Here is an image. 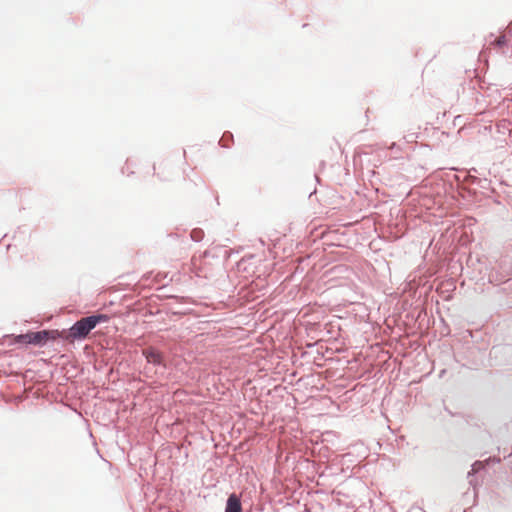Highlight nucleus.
Returning <instances> with one entry per match:
<instances>
[{"label":"nucleus","instance_id":"7ed1b4c3","mask_svg":"<svg viewBox=\"0 0 512 512\" xmlns=\"http://www.w3.org/2000/svg\"><path fill=\"white\" fill-rule=\"evenodd\" d=\"M225 512H242L241 502L236 494L228 497Z\"/></svg>","mask_w":512,"mask_h":512},{"label":"nucleus","instance_id":"0eeeda50","mask_svg":"<svg viewBox=\"0 0 512 512\" xmlns=\"http://www.w3.org/2000/svg\"><path fill=\"white\" fill-rule=\"evenodd\" d=\"M97 320H98V323H100L102 320H106V317L102 316V315H98Z\"/></svg>","mask_w":512,"mask_h":512},{"label":"nucleus","instance_id":"39448f33","mask_svg":"<svg viewBox=\"0 0 512 512\" xmlns=\"http://www.w3.org/2000/svg\"><path fill=\"white\" fill-rule=\"evenodd\" d=\"M15 342L16 343H23V344H30L31 343V334H30V332L26 333V334H21V335L16 336L15 337Z\"/></svg>","mask_w":512,"mask_h":512},{"label":"nucleus","instance_id":"f03ea898","mask_svg":"<svg viewBox=\"0 0 512 512\" xmlns=\"http://www.w3.org/2000/svg\"><path fill=\"white\" fill-rule=\"evenodd\" d=\"M143 355L145 356L146 360L149 362V363H153V364H161L162 361H163V357H162V354L152 348V347H148L146 349L143 350Z\"/></svg>","mask_w":512,"mask_h":512},{"label":"nucleus","instance_id":"f257e3e1","mask_svg":"<svg viewBox=\"0 0 512 512\" xmlns=\"http://www.w3.org/2000/svg\"><path fill=\"white\" fill-rule=\"evenodd\" d=\"M96 326V316H89L76 322L68 331H63L67 340L84 338Z\"/></svg>","mask_w":512,"mask_h":512},{"label":"nucleus","instance_id":"6e6552de","mask_svg":"<svg viewBox=\"0 0 512 512\" xmlns=\"http://www.w3.org/2000/svg\"><path fill=\"white\" fill-rule=\"evenodd\" d=\"M195 262H196V259H195V258H193V259H192V264H193L194 266H195Z\"/></svg>","mask_w":512,"mask_h":512},{"label":"nucleus","instance_id":"423d86ee","mask_svg":"<svg viewBox=\"0 0 512 512\" xmlns=\"http://www.w3.org/2000/svg\"><path fill=\"white\" fill-rule=\"evenodd\" d=\"M506 42H507V40H506L505 35H500L495 39V41L492 44L501 47V46L505 45Z\"/></svg>","mask_w":512,"mask_h":512},{"label":"nucleus","instance_id":"20e7f679","mask_svg":"<svg viewBox=\"0 0 512 512\" xmlns=\"http://www.w3.org/2000/svg\"><path fill=\"white\" fill-rule=\"evenodd\" d=\"M32 345H43L50 337V332L43 330L38 332H30Z\"/></svg>","mask_w":512,"mask_h":512}]
</instances>
